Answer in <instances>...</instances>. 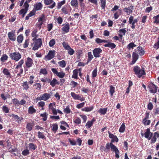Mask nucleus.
Listing matches in <instances>:
<instances>
[{
	"label": "nucleus",
	"instance_id": "obj_13",
	"mask_svg": "<svg viewBox=\"0 0 159 159\" xmlns=\"http://www.w3.org/2000/svg\"><path fill=\"white\" fill-rule=\"evenodd\" d=\"M70 94L73 98L75 100H80L81 101H84L85 100L84 98L81 95L76 94L73 92H71Z\"/></svg>",
	"mask_w": 159,
	"mask_h": 159
},
{
	"label": "nucleus",
	"instance_id": "obj_53",
	"mask_svg": "<svg viewBox=\"0 0 159 159\" xmlns=\"http://www.w3.org/2000/svg\"><path fill=\"white\" fill-rule=\"evenodd\" d=\"M102 9L104 10L106 7V0H100Z\"/></svg>",
	"mask_w": 159,
	"mask_h": 159
},
{
	"label": "nucleus",
	"instance_id": "obj_48",
	"mask_svg": "<svg viewBox=\"0 0 159 159\" xmlns=\"http://www.w3.org/2000/svg\"><path fill=\"white\" fill-rule=\"evenodd\" d=\"M107 108H100L98 112L101 114L105 115L107 112Z\"/></svg>",
	"mask_w": 159,
	"mask_h": 159
},
{
	"label": "nucleus",
	"instance_id": "obj_63",
	"mask_svg": "<svg viewBox=\"0 0 159 159\" xmlns=\"http://www.w3.org/2000/svg\"><path fill=\"white\" fill-rule=\"evenodd\" d=\"M28 11V10H27L26 9L22 8L19 11L18 13L20 15L23 14H26L27 13Z\"/></svg>",
	"mask_w": 159,
	"mask_h": 159
},
{
	"label": "nucleus",
	"instance_id": "obj_34",
	"mask_svg": "<svg viewBox=\"0 0 159 159\" xmlns=\"http://www.w3.org/2000/svg\"><path fill=\"white\" fill-rule=\"evenodd\" d=\"M28 82L27 81H25L22 84V86L23 87V90L27 91L29 88V86Z\"/></svg>",
	"mask_w": 159,
	"mask_h": 159
},
{
	"label": "nucleus",
	"instance_id": "obj_16",
	"mask_svg": "<svg viewBox=\"0 0 159 159\" xmlns=\"http://www.w3.org/2000/svg\"><path fill=\"white\" fill-rule=\"evenodd\" d=\"M102 50L100 48H94L93 50V52L94 56L96 58L100 57V53L102 52Z\"/></svg>",
	"mask_w": 159,
	"mask_h": 159
},
{
	"label": "nucleus",
	"instance_id": "obj_18",
	"mask_svg": "<svg viewBox=\"0 0 159 159\" xmlns=\"http://www.w3.org/2000/svg\"><path fill=\"white\" fill-rule=\"evenodd\" d=\"M149 91L151 93H155L157 92V89L156 86L153 84H149L148 86Z\"/></svg>",
	"mask_w": 159,
	"mask_h": 159
},
{
	"label": "nucleus",
	"instance_id": "obj_45",
	"mask_svg": "<svg viewBox=\"0 0 159 159\" xmlns=\"http://www.w3.org/2000/svg\"><path fill=\"white\" fill-rule=\"evenodd\" d=\"M125 130V123H123L121 125L119 129V132L120 133H122L124 132Z\"/></svg>",
	"mask_w": 159,
	"mask_h": 159
},
{
	"label": "nucleus",
	"instance_id": "obj_23",
	"mask_svg": "<svg viewBox=\"0 0 159 159\" xmlns=\"http://www.w3.org/2000/svg\"><path fill=\"white\" fill-rule=\"evenodd\" d=\"M43 5L41 2L37 3L34 5V8H33L35 10L39 11L42 8Z\"/></svg>",
	"mask_w": 159,
	"mask_h": 159
},
{
	"label": "nucleus",
	"instance_id": "obj_58",
	"mask_svg": "<svg viewBox=\"0 0 159 159\" xmlns=\"http://www.w3.org/2000/svg\"><path fill=\"white\" fill-rule=\"evenodd\" d=\"M136 46V45L133 43H129L127 46V48L129 50H130L131 48L133 49L134 47Z\"/></svg>",
	"mask_w": 159,
	"mask_h": 159
},
{
	"label": "nucleus",
	"instance_id": "obj_20",
	"mask_svg": "<svg viewBox=\"0 0 159 159\" xmlns=\"http://www.w3.org/2000/svg\"><path fill=\"white\" fill-rule=\"evenodd\" d=\"M107 43L104 45V46L105 47H108L111 48V49H113L115 48L116 47V45L115 43H111L108 40V42Z\"/></svg>",
	"mask_w": 159,
	"mask_h": 159
},
{
	"label": "nucleus",
	"instance_id": "obj_32",
	"mask_svg": "<svg viewBox=\"0 0 159 159\" xmlns=\"http://www.w3.org/2000/svg\"><path fill=\"white\" fill-rule=\"evenodd\" d=\"M121 9H118L117 11L114 13V16L115 19H117L120 16L121 14Z\"/></svg>",
	"mask_w": 159,
	"mask_h": 159
},
{
	"label": "nucleus",
	"instance_id": "obj_2",
	"mask_svg": "<svg viewBox=\"0 0 159 159\" xmlns=\"http://www.w3.org/2000/svg\"><path fill=\"white\" fill-rule=\"evenodd\" d=\"M133 71L135 74L137 75L138 78H140L142 77L143 79L144 78L143 75H145L146 74L145 68L142 67H141V68H140L138 66H134Z\"/></svg>",
	"mask_w": 159,
	"mask_h": 159
},
{
	"label": "nucleus",
	"instance_id": "obj_22",
	"mask_svg": "<svg viewBox=\"0 0 159 159\" xmlns=\"http://www.w3.org/2000/svg\"><path fill=\"white\" fill-rule=\"evenodd\" d=\"M69 29L70 25L69 24V23H66V24L61 28L62 31L65 32L66 33L68 32L69 31Z\"/></svg>",
	"mask_w": 159,
	"mask_h": 159
},
{
	"label": "nucleus",
	"instance_id": "obj_33",
	"mask_svg": "<svg viewBox=\"0 0 159 159\" xmlns=\"http://www.w3.org/2000/svg\"><path fill=\"white\" fill-rule=\"evenodd\" d=\"M33 87L34 89L36 90H40L41 89V84L40 83H35L33 85Z\"/></svg>",
	"mask_w": 159,
	"mask_h": 159
},
{
	"label": "nucleus",
	"instance_id": "obj_38",
	"mask_svg": "<svg viewBox=\"0 0 159 159\" xmlns=\"http://www.w3.org/2000/svg\"><path fill=\"white\" fill-rule=\"evenodd\" d=\"M66 0H63L60 2H58L57 4V8L58 9H59L61 7L66 3Z\"/></svg>",
	"mask_w": 159,
	"mask_h": 159
},
{
	"label": "nucleus",
	"instance_id": "obj_42",
	"mask_svg": "<svg viewBox=\"0 0 159 159\" xmlns=\"http://www.w3.org/2000/svg\"><path fill=\"white\" fill-rule=\"evenodd\" d=\"M150 129L149 128H147L146 130V131L144 133V137L148 139L149 140V134H150Z\"/></svg>",
	"mask_w": 159,
	"mask_h": 159
},
{
	"label": "nucleus",
	"instance_id": "obj_41",
	"mask_svg": "<svg viewBox=\"0 0 159 159\" xmlns=\"http://www.w3.org/2000/svg\"><path fill=\"white\" fill-rule=\"evenodd\" d=\"M33 125V124L31 122L27 123L26 127L27 129L29 131H31L32 129Z\"/></svg>",
	"mask_w": 159,
	"mask_h": 159
},
{
	"label": "nucleus",
	"instance_id": "obj_5",
	"mask_svg": "<svg viewBox=\"0 0 159 159\" xmlns=\"http://www.w3.org/2000/svg\"><path fill=\"white\" fill-rule=\"evenodd\" d=\"M33 41L34 42L32 45H34V46L32 48V50L34 51L37 50L42 45V39L40 38Z\"/></svg>",
	"mask_w": 159,
	"mask_h": 159
},
{
	"label": "nucleus",
	"instance_id": "obj_47",
	"mask_svg": "<svg viewBox=\"0 0 159 159\" xmlns=\"http://www.w3.org/2000/svg\"><path fill=\"white\" fill-rule=\"evenodd\" d=\"M39 73L40 74H42L44 75L48 74V71L46 68H41L40 70Z\"/></svg>",
	"mask_w": 159,
	"mask_h": 159
},
{
	"label": "nucleus",
	"instance_id": "obj_1",
	"mask_svg": "<svg viewBox=\"0 0 159 159\" xmlns=\"http://www.w3.org/2000/svg\"><path fill=\"white\" fill-rule=\"evenodd\" d=\"M110 148L111 151L115 152L116 158H118L120 157L119 155L120 153L117 147L112 143H107L106 146V148L104 150L107 152V151L110 150Z\"/></svg>",
	"mask_w": 159,
	"mask_h": 159
},
{
	"label": "nucleus",
	"instance_id": "obj_10",
	"mask_svg": "<svg viewBox=\"0 0 159 159\" xmlns=\"http://www.w3.org/2000/svg\"><path fill=\"white\" fill-rule=\"evenodd\" d=\"M12 102L15 106L17 107L19 105H24L26 103V101L24 99H22L20 101H19L17 98H15L12 99Z\"/></svg>",
	"mask_w": 159,
	"mask_h": 159
},
{
	"label": "nucleus",
	"instance_id": "obj_14",
	"mask_svg": "<svg viewBox=\"0 0 159 159\" xmlns=\"http://www.w3.org/2000/svg\"><path fill=\"white\" fill-rule=\"evenodd\" d=\"M51 70L55 75H56L59 78H62L65 76V73L63 71L58 72L55 68H52Z\"/></svg>",
	"mask_w": 159,
	"mask_h": 159
},
{
	"label": "nucleus",
	"instance_id": "obj_24",
	"mask_svg": "<svg viewBox=\"0 0 159 159\" xmlns=\"http://www.w3.org/2000/svg\"><path fill=\"white\" fill-rule=\"evenodd\" d=\"M137 53H138V51L139 52V54L140 56H143L145 53L144 50L143 49L142 47L140 46H138L136 49Z\"/></svg>",
	"mask_w": 159,
	"mask_h": 159
},
{
	"label": "nucleus",
	"instance_id": "obj_46",
	"mask_svg": "<svg viewBox=\"0 0 159 159\" xmlns=\"http://www.w3.org/2000/svg\"><path fill=\"white\" fill-rule=\"evenodd\" d=\"M45 105V103L43 101H40L38 103V105L39 107H41V109L42 110H44V106Z\"/></svg>",
	"mask_w": 159,
	"mask_h": 159
},
{
	"label": "nucleus",
	"instance_id": "obj_6",
	"mask_svg": "<svg viewBox=\"0 0 159 159\" xmlns=\"http://www.w3.org/2000/svg\"><path fill=\"white\" fill-rule=\"evenodd\" d=\"M62 44L65 49L68 50V53L70 55L74 54L75 51L71 48L67 43L63 42Z\"/></svg>",
	"mask_w": 159,
	"mask_h": 159
},
{
	"label": "nucleus",
	"instance_id": "obj_35",
	"mask_svg": "<svg viewBox=\"0 0 159 159\" xmlns=\"http://www.w3.org/2000/svg\"><path fill=\"white\" fill-rule=\"evenodd\" d=\"M24 39V37L22 34L19 35L17 38V43L20 44L22 42Z\"/></svg>",
	"mask_w": 159,
	"mask_h": 159
},
{
	"label": "nucleus",
	"instance_id": "obj_64",
	"mask_svg": "<svg viewBox=\"0 0 159 159\" xmlns=\"http://www.w3.org/2000/svg\"><path fill=\"white\" fill-rule=\"evenodd\" d=\"M8 57L6 54H3L0 60L2 62H5L7 59Z\"/></svg>",
	"mask_w": 159,
	"mask_h": 159
},
{
	"label": "nucleus",
	"instance_id": "obj_61",
	"mask_svg": "<svg viewBox=\"0 0 159 159\" xmlns=\"http://www.w3.org/2000/svg\"><path fill=\"white\" fill-rule=\"evenodd\" d=\"M30 40L29 39H26L25 42L23 44V47L24 48H27L29 44Z\"/></svg>",
	"mask_w": 159,
	"mask_h": 159
},
{
	"label": "nucleus",
	"instance_id": "obj_56",
	"mask_svg": "<svg viewBox=\"0 0 159 159\" xmlns=\"http://www.w3.org/2000/svg\"><path fill=\"white\" fill-rule=\"evenodd\" d=\"M73 122L75 123L77 125H78L80 124L81 122V120L80 118L77 117L75 119H74Z\"/></svg>",
	"mask_w": 159,
	"mask_h": 159
},
{
	"label": "nucleus",
	"instance_id": "obj_57",
	"mask_svg": "<svg viewBox=\"0 0 159 159\" xmlns=\"http://www.w3.org/2000/svg\"><path fill=\"white\" fill-rule=\"evenodd\" d=\"M58 128V126L57 124L55 123L52 125V130L54 133H56Z\"/></svg>",
	"mask_w": 159,
	"mask_h": 159
},
{
	"label": "nucleus",
	"instance_id": "obj_36",
	"mask_svg": "<svg viewBox=\"0 0 159 159\" xmlns=\"http://www.w3.org/2000/svg\"><path fill=\"white\" fill-rule=\"evenodd\" d=\"M88 58L87 60L86 64H87L93 58V55L91 52H88Z\"/></svg>",
	"mask_w": 159,
	"mask_h": 159
},
{
	"label": "nucleus",
	"instance_id": "obj_50",
	"mask_svg": "<svg viewBox=\"0 0 159 159\" xmlns=\"http://www.w3.org/2000/svg\"><path fill=\"white\" fill-rule=\"evenodd\" d=\"M59 66L62 68L65 67L66 66V63L64 60H62L58 62Z\"/></svg>",
	"mask_w": 159,
	"mask_h": 159
},
{
	"label": "nucleus",
	"instance_id": "obj_17",
	"mask_svg": "<svg viewBox=\"0 0 159 159\" xmlns=\"http://www.w3.org/2000/svg\"><path fill=\"white\" fill-rule=\"evenodd\" d=\"M44 2L46 5H50L52 4L48 7L51 9L53 8L56 6V3L53 0H44Z\"/></svg>",
	"mask_w": 159,
	"mask_h": 159
},
{
	"label": "nucleus",
	"instance_id": "obj_29",
	"mask_svg": "<svg viewBox=\"0 0 159 159\" xmlns=\"http://www.w3.org/2000/svg\"><path fill=\"white\" fill-rule=\"evenodd\" d=\"M70 4L73 7L76 8L78 7V2L77 0H72L70 2Z\"/></svg>",
	"mask_w": 159,
	"mask_h": 159
},
{
	"label": "nucleus",
	"instance_id": "obj_28",
	"mask_svg": "<svg viewBox=\"0 0 159 159\" xmlns=\"http://www.w3.org/2000/svg\"><path fill=\"white\" fill-rule=\"evenodd\" d=\"M126 31L125 28L119 30L118 31L119 33V37L121 38H122L123 36L125 35Z\"/></svg>",
	"mask_w": 159,
	"mask_h": 159
},
{
	"label": "nucleus",
	"instance_id": "obj_44",
	"mask_svg": "<svg viewBox=\"0 0 159 159\" xmlns=\"http://www.w3.org/2000/svg\"><path fill=\"white\" fill-rule=\"evenodd\" d=\"M48 114H47L46 112H44V113L43 114H40V116L43 117L42 120L43 121H46L47 118L48 116Z\"/></svg>",
	"mask_w": 159,
	"mask_h": 159
},
{
	"label": "nucleus",
	"instance_id": "obj_7",
	"mask_svg": "<svg viewBox=\"0 0 159 159\" xmlns=\"http://www.w3.org/2000/svg\"><path fill=\"white\" fill-rule=\"evenodd\" d=\"M9 56L11 58L15 61H18L21 57V55L18 52H15L10 53Z\"/></svg>",
	"mask_w": 159,
	"mask_h": 159
},
{
	"label": "nucleus",
	"instance_id": "obj_19",
	"mask_svg": "<svg viewBox=\"0 0 159 159\" xmlns=\"http://www.w3.org/2000/svg\"><path fill=\"white\" fill-rule=\"evenodd\" d=\"M134 9V6L131 5L128 7H125L123 9L124 11L128 15H129L133 12Z\"/></svg>",
	"mask_w": 159,
	"mask_h": 159
},
{
	"label": "nucleus",
	"instance_id": "obj_40",
	"mask_svg": "<svg viewBox=\"0 0 159 159\" xmlns=\"http://www.w3.org/2000/svg\"><path fill=\"white\" fill-rule=\"evenodd\" d=\"M94 108L93 106L89 107H86L82 109V110L86 112H89L93 110Z\"/></svg>",
	"mask_w": 159,
	"mask_h": 159
},
{
	"label": "nucleus",
	"instance_id": "obj_27",
	"mask_svg": "<svg viewBox=\"0 0 159 159\" xmlns=\"http://www.w3.org/2000/svg\"><path fill=\"white\" fill-rule=\"evenodd\" d=\"M60 83L55 78L53 79L52 80H51L50 84L52 87H54L56 85H59Z\"/></svg>",
	"mask_w": 159,
	"mask_h": 159
},
{
	"label": "nucleus",
	"instance_id": "obj_26",
	"mask_svg": "<svg viewBox=\"0 0 159 159\" xmlns=\"http://www.w3.org/2000/svg\"><path fill=\"white\" fill-rule=\"evenodd\" d=\"M95 121V120L93 118L91 121H88L85 125L86 128L89 129L93 125V122Z\"/></svg>",
	"mask_w": 159,
	"mask_h": 159
},
{
	"label": "nucleus",
	"instance_id": "obj_12",
	"mask_svg": "<svg viewBox=\"0 0 159 159\" xmlns=\"http://www.w3.org/2000/svg\"><path fill=\"white\" fill-rule=\"evenodd\" d=\"M8 37L9 39L14 42L16 39V36L15 33V30H13L9 32L7 34Z\"/></svg>",
	"mask_w": 159,
	"mask_h": 159
},
{
	"label": "nucleus",
	"instance_id": "obj_55",
	"mask_svg": "<svg viewBox=\"0 0 159 159\" xmlns=\"http://www.w3.org/2000/svg\"><path fill=\"white\" fill-rule=\"evenodd\" d=\"M2 110L3 111L6 113H8L9 111V108L6 105L2 107Z\"/></svg>",
	"mask_w": 159,
	"mask_h": 159
},
{
	"label": "nucleus",
	"instance_id": "obj_62",
	"mask_svg": "<svg viewBox=\"0 0 159 159\" xmlns=\"http://www.w3.org/2000/svg\"><path fill=\"white\" fill-rule=\"evenodd\" d=\"M153 19L154 20V23H159V15H157L153 17Z\"/></svg>",
	"mask_w": 159,
	"mask_h": 159
},
{
	"label": "nucleus",
	"instance_id": "obj_59",
	"mask_svg": "<svg viewBox=\"0 0 159 159\" xmlns=\"http://www.w3.org/2000/svg\"><path fill=\"white\" fill-rule=\"evenodd\" d=\"M63 111L65 113L67 114H70L71 111V110L70 109L69 107L67 106L66 108L63 110Z\"/></svg>",
	"mask_w": 159,
	"mask_h": 159
},
{
	"label": "nucleus",
	"instance_id": "obj_21",
	"mask_svg": "<svg viewBox=\"0 0 159 159\" xmlns=\"http://www.w3.org/2000/svg\"><path fill=\"white\" fill-rule=\"evenodd\" d=\"M2 72L5 75L7 76V78H11L12 77V75L11 74L9 69L6 68H4Z\"/></svg>",
	"mask_w": 159,
	"mask_h": 159
},
{
	"label": "nucleus",
	"instance_id": "obj_49",
	"mask_svg": "<svg viewBox=\"0 0 159 159\" xmlns=\"http://www.w3.org/2000/svg\"><path fill=\"white\" fill-rule=\"evenodd\" d=\"M142 123L145 125H149L151 123V120H144L143 119L142 121Z\"/></svg>",
	"mask_w": 159,
	"mask_h": 159
},
{
	"label": "nucleus",
	"instance_id": "obj_52",
	"mask_svg": "<svg viewBox=\"0 0 159 159\" xmlns=\"http://www.w3.org/2000/svg\"><path fill=\"white\" fill-rule=\"evenodd\" d=\"M38 138L39 139H46V137L44 135L43 133L40 132H38Z\"/></svg>",
	"mask_w": 159,
	"mask_h": 159
},
{
	"label": "nucleus",
	"instance_id": "obj_60",
	"mask_svg": "<svg viewBox=\"0 0 159 159\" xmlns=\"http://www.w3.org/2000/svg\"><path fill=\"white\" fill-rule=\"evenodd\" d=\"M34 76L33 75H31L30 76V80L28 82L29 84H32L34 83Z\"/></svg>",
	"mask_w": 159,
	"mask_h": 159
},
{
	"label": "nucleus",
	"instance_id": "obj_15",
	"mask_svg": "<svg viewBox=\"0 0 159 159\" xmlns=\"http://www.w3.org/2000/svg\"><path fill=\"white\" fill-rule=\"evenodd\" d=\"M136 52V49L134 50L132 54V61L130 63L131 65H132L134 64L139 58V55Z\"/></svg>",
	"mask_w": 159,
	"mask_h": 159
},
{
	"label": "nucleus",
	"instance_id": "obj_43",
	"mask_svg": "<svg viewBox=\"0 0 159 159\" xmlns=\"http://www.w3.org/2000/svg\"><path fill=\"white\" fill-rule=\"evenodd\" d=\"M95 42L98 44H100L102 43H107L108 42V40H106L102 39L99 38H97L95 39Z\"/></svg>",
	"mask_w": 159,
	"mask_h": 159
},
{
	"label": "nucleus",
	"instance_id": "obj_31",
	"mask_svg": "<svg viewBox=\"0 0 159 159\" xmlns=\"http://www.w3.org/2000/svg\"><path fill=\"white\" fill-rule=\"evenodd\" d=\"M30 150H35L37 148V145L33 143H30L28 144Z\"/></svg>",
	"mask_w": 159,
	"mask_h": 159
},
{
	"label": "nucleus",
	"instance_id": "obj_3",
	"mask_svg": "<svg viewBox=\"0 0 159 159\" xmlns=\"http://www.w3.org/2000/svg\"><path fill=\"white\" fill-rule=\"evenodd\" d=\"M33 64L32 59L30 57L27 58V60L25 62V64L23 66L25 72L27 71L28 69L31 67Z\"/></svg>",
	"mask_w": 159,
	"mask_h": 159
},
{
	"label": "nucleus",
	"instance_id": "obj_39",
	"mask_svg": "<svg viewBox=\"0 0 159 159\" xmlns=\"http://www.w3.org/2000/svg\"><path fill=\"white\" fill-rule=\"evenodd\" d=\"M73 74L72 75V77L73 78L78 79V70L76 69L74 70L73 71Z\"/></svg>",
	"mask_w": 159,
	"mask_h": 159
},
{
	"label": "nucleus",
	"instance_id": "obj_37",
	"mask_svg": "<svg viewBox=\"0 0 159 159\" xmlns=\"http://www.w3.org/2000/svg\"><path fill=\"white\" fill-rule=\"evenodd\" d=\"M115 92V88L112 85L110 86L109 93L111 97L113 96L114 93Z\"/></svg>",
	"mask_w": 159,
	"mask_h": 159
},
{
	"label": "nucleus",
	"instance_id": "obj_25",
	"mask_svg": "<svg viewBox=\"0 0 159 159\" xmlns=\"http://www.w3.org/2000/svg\"><path fill=\"white\" fill-rule=\"evenodd\" d=\"M36 112V110L34 107L33 106L30 107L28 109V113L30 115L34 114Z\"/></svg>",
	"mask_w": 159,
	"mask_h": 159
},
{
	"label": "nucleus",
	"instance_id": "obj_11",
	"mask_svg": "<svg viewBox=\"0 0 159 159\" xmlns=\"http://www.w3.org/2000/svg\"><path fill=\"white\" fill-rule=\"evenodd\" d=\"M138 21L137 19H134V16H131L129 18V24L131 25V27L133 29H134L135 28V24L137 23Z\"/></svg>",
	"mask_w": 159,
	"mask_h": 159
},
{
	"label": "nucleus",
	"instance_id": "obj_30",
	"mask_svg": "<svg viewBox=\"0 0 159 159\" xmlns=\"http://www.w3.org/2000/svg\"><path fill=\"white\" fill-rule=\"evenodd\" d=\"M24 59H21L18 62V64L15 67V69H17L19 68L22 67V66L24 63Z\"/></svg>",
	"mask_w": 159,
	"mask_h": 159
},
{
	"label": "nucleus",
	"instance_id": "obj_51",
	"mask_svg": "<svg viewBox=\"0 0 159 159\" xmlns=\"http://www.w3.org/2000/svg\"><path fill=\"white\" fill-rule=\"evenodd\" d=\"M30 153V152L29 150L27 149H26L23 151H22L21 154L22 155L24 156H26L28 155H29Z\"/></svg>",
	"mask_w": 159,
	"mask_h": 159
},
{
	"label": "nucleus",
	"instance_id": "obj_4",
	"mask_svg": "<svg viewBox=\"0 0 159 159\" xmlns=\"http://www.w3.org/2000/svg\"><path fill=\"white\" fill-rule=\"evenodd\" d=\"M149 134V140L151 139V143H153L156 141L157 138L159 137V132L158 131L156 132L153 134V133L151 132L150 130Z\"/></svg>",
	"mask_w": 159,
	"mask_h": 159
},
{
	"label": "nucleus",
	"instance_id": "obj_9",
	"mask_svg": "<svg viewBox=\"0 0 159 159\" xmlns=\"http://www.w3.org/2000/svg\"><path fill=\"white\" fill-rule=\"evenodd\" d=\"M51 97V95L49 93H44L40 95L39 97L37 98L36 100L37 101L43 100L46 101L48 100Z\"/></svg>",
	"mask_w": 159,
	"mask_h": 159
},
{
	"label": "nucleus",
	"instance_id": "obj_8",
	"mask_svg": "<svg viewBox=\"0 0 159 159\" xmlns=\"http://www.w3.org/2000/svg\"><path fill=\"white\" fill-rule=\"evenodd\" d=\"M55 51L54 50H50L49 51L48 54L46 55L43 59L46 61H49L55 57Z\"/></svg>",
	"mask_w": 159,
	"mask_h": 159
},
{
	"label": "nucleus",
	"instance_id": "obj_54",
	"mask_svg": "<svg viewBox=\"0 0 159 159\" xmlns=\"http://www.w3.org/2000/svg\"><path fill=\"white\" fill-rule=\"evenodd\" d=\"M97 69L96 67L92 72V77L93 79L96 77L97 75Z\"/></svg>",
	"mask_w": 159,
	"mask_h": 159
}]
</instances>
